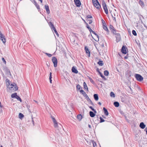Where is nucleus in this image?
<instances>
[{
	"label": "nucleus",
	"instance_id": "a878e982",
	"mask_svg": "<svg viewBox=\"0 0 147 147\" xmlns=\"http://www.w3.org/2000/svg\"><path fill=\"white\" fill-rule=\"evenodd\" d=\"M97 63L100 66H102L104 64L103 61H99Z\"/></svg>",
	"mask_w": 147,
	"mask_h": 147
},
{
	"label": "nucleus",
	"instance_id": "338daca9",
	"mask_svg": "<svg viewBox=\"0 0 147 147\" xmlns=\"http://www.w3.org/2000/svg\"><path fill=\"white\" fill-rule=\"evenodd\" d=\"M0 147H3L2 145Z\"/></svg>",
	"mask_w": 147,
	"mask_h": 147
},
{
	"label": "nucleus",
	"instance_id": "1a4fd4ad",
	"mask_svg": "<svg viewBox=\"0 0 147 147\" xmlns=\"http://www.w3.org/2000/svg\"><path fill=\"white\" fill-rule=\"evenodd\" d=\"M116 35V42H118L121 40V37L119 33H116L114 34Z\"/></svg>",
	"mask_w": 147,
	"mask_h": 147
},
{
	"label": "nucleus",
	"instance_id": "a19ab883",
	"mask_svg": "<svg viewBox=\"0 0 147 147\" xmlns=\"http://www.w3.org/2000/svg\"><path fill=\"white\" fill-rule=\"evenodd\" d=\"M89 79L90 81L93 84H95V82L94 81L90 78H89Z\"/></svg>",
	"mask_w": 147,
	"mask_h": 147
},
{
	"label": "nucleus",
	"instance_id": "f8f14e48",
	"mask_svg": "<svg viewBox=\"0 0 147 147\" xmlns=\"http://www.w3.org/2000/svg\"><path fill=\"white\" fill-rule=\"evenodd\" d=\"M103 28L104 29L107 31V34H109V31L107 27V25L106 23H105L104 24H103L102 25Z\"/></svg>",
	"mask_w": 147,
	"mask_h": 147
},
{
	"label": "nucleus",
	"instance_id": "9d476101",
	"mask_svg": "<svg viewBox=\"0 0 147 147\" xmlns=\"http://www.w3.org/2000/svg\"><path fill=\"white\" fill-rule=\"evenodd\" d=\"M109 29L111 32L113 33V34H115V33H116V31L112 25H110Z\"/></svg>",
	"mask_w": 147,
	"mask_h": 147
},
{
	"label": "nucleus",
	"instance_id": "c85d7f7f",
	"mask_svg": "<svg viewBox=\"0 0 147 147\" xmlns=\"http://www.w3.org/2000/svg\"><path fill=\"white\" fill-rule=\"evenodd\" d=\"M24 117V115L21 113H20L19 115V118L22 119Z\"/></svg>",
	"mask_w": 147,
	"mask_h": 147
},
{
	"label": "nucleus",
	"instance_id": "39448f33",
	"mask_svg": "<svg viewBox=\"0 0 147 147\" xmlns=\"http://www.w3.org/2000/svg\"><path fill=\"white\" fill-rule=\"evenodd\" d=\"M52 61L54 64V67H56L57 66V60L55 57H52Z\"/></svg>",
	"mask_w": 147,
	"mask_h": 147
},
{
	"label": "nucleus",
	"instance_id": "c9c22d12",
	"mask_svg": "<svg viewBox=\"0 0 147 147\" xmlns=\"http://www.w3.org/2000/svg\"><path fill=\"white\" fill-rule=\"evenodd\" d=\"M91 32H92V33L93 34H94L98 38V41L99 40V37L98 35L94 31L92 30V31H91Z\"/></svg>",
	"mask_w": 147,
	"mask_h": 147
},
{
	"label": "nucleus",
	"instance_id": "6ab92c4d",
	"mask_svg": "<svg viewBox=\"0 0 147 147\" xmlns=\"http://www.w3.org/2000/svg\"><path fill=\"white\" fill-rule=\"evenodd\" d=\"M95 113H94L92 111H90L89 112V115L90 116L92 117H94L95 115Z\"/></svg>",
	"mask_w": 147,
	"mask_h": 147
},
{
	"label": "nucleus",
	"instance_id": "864d4df0",
	"mask_svg": "<svg viewBox=\"0 0 147 147\" xmlns=\"http://www.w3.org/2000/svg\"><path fill=\"white\" fill-rule=\"evenodd\" d=\"M102 25H103V24H104L105 23L104 20L103 19H102Z\"/></svg>",
	"mask_w": 147,
	"mask_h": 147
},
{
	"label": "nucleus",
	"instance_id": "37998d69",
	"mask_svg": "<svg viewBox=\"0 0 147 147\" xmlns=\"http://www.w3.org/2000/svg\"><path fill=\"white\" fill-rule=\"evenodd\" d=\"M85 98L88 101H91V100L89 98V97L88 96H87L86 97H85Z\"/></svg>",
	"mask_w": 147,
	"mask_h": 147
},
{
	"label": "nucleus",
	"instance_id": "423d86ee",
	"mask_svg": "<svg viewBox=\"0 0 147 147\" xmlns=\"http://www.w3.org/2000/svg\"><path fill=\"white\" fill-rule=\"evenodd\" d=\"M11 87H9V88L10 90H12V88L14 87V88H13V90L16 91L18 90V87L16 84L15 83H13L12 84H11Z\"/></svg>",
	"mask_w": 147,
	"mask_h": 147
},
{
	"label": "nucleus",
	"instance_id": "f03ea898",
	"mask_svg": "<svg viewBox=\"0 0 147 147\" xmlns=\"http://www.w3.org/2000/svg\"><path fill=\"white\" fill-rule=\"evenodd\" d=\"M49 25L51 28L52 30V31L54 30V32L55 33V34L58 36H59V34L58 33L57 31L56 30L55 28L54 27L53 24H52V23L51 22H50L49 23Z\"/></svg>",
	"mask_w": 147,
	"mask_h": 147
},
{
	"label": "nucleus",
	"instance_id": "49530a36",
	"mask_svg": "<svg viewBox=\"0 0 147 147\" xmlns=\"http://www.w3.org/2000/svg\"><path fill=\"white\" fill-rule=\"evenodd\" d=\"M45 54L47 55L49 57H50L52 56V55L48 53H45Z\"/></svg>",
	"mask_w": 147,
	"mask_h": 147
},
{
	"label": "nucleus",
	"instance_id": "4c0bfd02",
	"mask_svg": "<svg viewBox=\"0 0 147 147\" xmlns=\"http://www.w3.org/2000/svg\"><path fill=\"white\" fill-rule=\"evenodd\" d=\"M51 119H52V120L53 121V123L57 121L56 119H55V118L53 116L51 115Z\"/></svg>",
	"mask_w": 147,
	"mask_h": 147
},
{
	"label": "nucleus",
	"instance_id": "69168bd1",
	"mask_svg": "<svg viewBox=\"0 0 147 147\" xmlns=\"http://www.w3.org/2000/svg\"><path fill=\"white\" fill-rule=\"evenodd\" d=\"M140 20H141V21H142L141 19V17H140Z\"/></svg>",
	"mask_w": 147,
	"mask_h": 147
},
{
	"label": "nucleus",
	"instance_id": "0eeeda50",
	"mask_svg": "<svg viewBox=\"0 0 147 147\" xmlns=\"http://www.w3.org/2000/svg\"><path fill=\"white\" fill-rule=\"evenodd\" d=\"M3 70L7 75L11 76V74L9 69L6 67H4L3 68Z\"/></svg>",
	"mask_w": 147,
	"mask_h": 147
},
{
	"label": "nucleus",
	"instance_id": "f257e3e1",
	"mask_svg": "<svg viewBox=\"0 0 147 147\" xmlns=\"http://www.w3.org/2000/svg\"><path fill=\"white\" fill-rule=\"evenodd\" d=\"M94 6L98 9H99L101 7L100 5L98 0H92Z\"/></svg>",
	"mask_w": 147,
	"mask_h": 147
},
{
	"label": "nucleus",
	"instance_id": "774afa93",
	"mask_svg": "<svg viewBox=\"0 0 147 147\" xmlns=\"http://www.w3.org/2000/svg\"><path fill=\"white\" fill-rule=\"evenodd\" d=\"M146 134H147V130L146 131Z\"/></svg>",
	"mask_w": 147,
	"mask_h": 147
},
{
	"label": "nucleus",
	"instance_id": "e433bc0d",
	"mask_svg": "<svg viewBox=\"0 0 147 147\" xmlns=\"http://www.w3.org/2000/svg\"><path fill=\"white\" fill-rule=\"evenodd\" d=\"M110 96H111L113 97H115V95L114 93L113 92H111L110 93Z\"/></svg>",
	"mask_w": 147,
	"mask_h": 147
},
{
	"label": "nucleus",
	"instance_id": "412c9836",
	"mask_svg": "<svg viewBox=\"0 0 147 147\" xmlns=\"http://www.w3.org/2000/svg\"><path fill=\"white\" fill-rule=\"evenodd\" d=\"M93 96L94 99L95 100L97 101L98 100V96L97 94H94Z\"/></svg>",
	"mask_w": 147,
	"mask_h": 147
},
{
	"label": "nucleus",
	"instance_id": "4468645a",
	"mask_svg": "<svg viewBox=\"0 0 147 147\" xmlns=\"http://www.w3.org/2000/svg\"><path fill=\"white\" fill-rule=\"evenodd\" d=\"M121 52L124 54H126L127 53V51L125 47L123 45L121 48Z\"/></svg>",
	"mask_w": 147,
	"mask_h": 147
},
{
	"label": "nucleus",
	"instance_id": "603ef678",
	"mask_svg": "<svg viewBox=\"0 0 147 147\" xmlns=\"http://www.w3.org/2000/svg\"><path fill=\"white\" fill-rule=\"evenodd\" d=\"M128 54H127L126 55V56H125L124 57V59H127L128 58Z\"/></svg>",
	"mask_w": 147,
	"mask_h": 147
},
{
	"label": "nucleus",
	"instance_id": "13d9d810",
	"mask_svg": "<svg viewBox=\"0 0 147 147\" xmlns=\"http://www.w3.org/2000/svg\"><path fill=\"white\" fill-rule=\"evenodd\" d=\"M90 103L92 104V105H94V104L92 102V101L91 100V101H90Z\"/></svg>",
	"mask_w": 147,
	"mask_h": 147
},
{
	"label": "nucleus",
	"instance_id": "58836bf2",
	"mask_svg": "<svg viewBox=\"0 0 147 147\" xmlns=\"http://www.w3.org/2000/svg\"><path fill=\"white\" fill-rule=\"evenodd\" d=\"M16 98L18 100H19L21 102H22V100L20 97L18 96H17Z\"/></svg>",
	"mask_w": 147,
	"mask_h": 147
},
{
	"label": "nucleus",
	"instance_id": "393cba45",
	"mask_svg": "<svg viewBox=\"0 0 147 147\" xmlns=\"http://www.w3.org/2000/svg\"><path fill=\"white\" fill-rule=\"evenodd\" d=\"M113 104L116 107H118L119 106V103L117 101L114 102Z\"/></svg>",
	"mask_w": 147,
	"mask_h": 147
},
{
	"label": "nucleus",
	"instance_id": "79ce46f5",
	"mask_svg": "<svg viewBox=\"0 0 147 147\" xmlns=\"http://www.w3.org/2000/svg\"><path fill=\"white\" fill-rule=\"evenodd\" d=\"M100 123H102L105 121V120L101 117H100Z\"/></svg>",
	"mask_w": 147,
	"mask_h": 147
},
{
	"label": "nucleus",
	"instance_id": "5701e85b",
	"mask_svg": "<svg viewBox=\"0 0 147 147\" xmlns=\"http://www.w3.org/2000/svg\"><path fill=\"white\" fill-rule=\"evenodd\" d=\"M91 144L93 145L94 147H97L96 143L94 141H92L91 143H90V145H91Z\"/></svg>",
	"mask_w": 147,
	"mask_h": 147
},
{
	"label": "nucleus",
	"instance_id": "de8ad7c7",
	"mask_svg": "<svg viewBox=\"0 0 147 147\" xmlns=\"http://www.w3.org/2000/svg\"><path fill=\"white\" fill-rule=\"evenodd\" d=\"M86 18H92V16L91 15H88L86 16Z\"/></svg>",
	"mask_w": 147,
	"mask_h": 147
},
{
	"label": "nucleus",
	"instance_id": "8fccbe9b",
	"mask_svg": "<svg viewBox=\"0 0 147 147\" xmlns=\"http://www.w3.org/2000/svg\"><path fill=\"white\" fill-rule=\"evenodd\" d=\"M88 22L89 24H91L92 22V20H88Z\"/></svg>",
	"mask_w": 147,
	"mask_h": 147
},
{
	"label": "nucleus",
	"instance_id": "a211bd4d",
	"mask_svg": "<svg viewBox=\"0 0 147 147\" xmlns=\"http://www.w3.org/2000/svg\"><path fill=\"white\" fill-rule=\"evenodd\" d=\"M103 110L104 111L105 115L106 116H108L109 115V113L107 109L105 107H104L103 108Z\"/></svg>",
	"mask_w": 147,
	"mask_h": 147
},
{
	"label": "nucleus",
	"instance_id": "ddd939ff",
	"mask_svg": "<svg viewBox=\"0 0 147 147\" xmlns=\"http://www.w3.org/2000/svg\"><path fill=\"white\" fill-rule=\"evenodd\" d=\"M84 49L87 55L88 56L90 57V53L89 50V49L86 46L85 47Z\"/></svg>",
	"mask_w": 147,
	"mask_h": 147
},
{
	"label": "nucleus",
	"instance_id": "6e6552de",
	"mask_svg": "<svg viewBox=\"0 0 147 147\" xmlns=\"http://www.w3.org/2000/svg\"><path fill=\"white\" fill-rule=\"evenodd\" d=\"M0 39L1 40L3 43H5L6 42L5 36L1 32H0Z\"/></svg>",
	"mask_w": 147,
	"mask_h": 147
},
{
	"label": "nucleus",
	"instance_id": "ea45409f",
	"mask_svg": "<svg viewBox=\"0 0 147 147\" xmlns=\"http://www.w3.org/2000/svg\"><path fill=\"white\" fill-rule=\"evenodd\" d=\"M132 34L135 36H136L137 35L136 31L134 30H133L132 31Z\"/></svg>",
	"mask_w": 147,
	"mask_h": 147
},
{
	"label": "nucleus",
	"instance_id": "4d7b16f0",
	"mask_svg": "<svg viewBox=\"0 0 147 147\" xmlns=\"http://www.w3.org/2000/svg\"><path fill=\"white\" fill-rule=\"evenodd\" d=\"M32 123L33 124H34V120H33V118H32Z\"/></svg>",
	"mask_w": 147,
	"mask_h": 147
},
{
	"label": "nucleus",
	"instance_id": "7ed1b4c3",
	"mask_svg": "<svg viewBox=\"0 0 147 147\" xmlns=\"http://www.w3.org/2000/svg\"><path fill=\"white\" fill-rule=\"evenodd\" d=\"M102 5L105 13L106 14H108V9L107 6V5L104 1H102Z\"/></svg>",
	"mask_w": 147,
	"mask_h": 147
},
{
	"label": "nucleus",
	"instance_id": "3c124183",
	"mask_svg": "<svg viewBox=\"0 0 147 147\" xmlns=\"http://www.w3.org/2000/svg\"><path fill=\"white\" fill-rule=\"evenodd\" d=\"M33 3L34 4V5H35V6L37 4H38L36 2V1H35L34 0V1H33Z\"/></svg>",
	"mask_w": 147,
	"mask_h": 147
},
{
	"label": "nucleus",
	"instance_id": "c756f323",
	"mask_svg": "<svg viewBox=\"0 0 147 147\" xmlns=\"http://www.w3.org/2000/svg\"><path fill=\"white\" fill-rule=\"evenodd\" d=\"M86 27L88 29L90 32H91V31H92V30L91 29V28L90 27V26L88 25V24L87 23H86Z\"/></svg>",
	"mask_w": 147,
	"mask_h": 147
},
{
	"label": "nucleus",
	"instance_id": "4be33fe9",
	"mask_svg": "<svg viewBox=\"0 0 147 147\" xmlns=\"http://www.w3.org/2000/svg\"><path fill=\"white\" fill-rule=\"evenodd\" d=\"M139 4L142 7H144V2L141 0H140L139 1Z\"/></svg>",
	"mask_w": 147,
	"mask_h": 147
},
{
	"label": "nucleus",
	"instance_id": "680f3d73",
	"mask_svg": "<svg viewBox=\"0 0 147 147\" xmlns=\"http://www.w3.org/2000/svg\"><path fill=\"white\" fill-rule=\"evenodd\" d=\"M113 20H114L115 21H116V18H115V17H114V18L113 19Z\"/></svg>",
	"mask_w": 147,
	"mask_h": 147
},
{
	"label": "nucleus",
	"instance_id": "0e129e2a",
	"mask_svg": "<svg viewBox=\"0 0 147 147\" xmlns=\"http://www.w3.org/2000/svg\"><path fill=\"white\" fill-rule=\"evenodd\" d=\"M140 16H141V17H142V18L143 19H144V17H143V16H142V15H140Z\"/></svg>",
	"mask_w": 147,
	"mask_h": 147
},
{
	"label": "nucleus",
	"instance_id": "2eb2a0df",
	"mask_svg": "<svg viewBox=\"0 0 147 147\" xmlns=\"http://www.w3.org/2000/svg\"><path fill=\"white\" fill-rule=\"evenodd\" d=\"M45 7L47 13L48 14H49L50 13V11L49 9V6L47 5H45Z\"/></svg>",
	"mask_w": 147,
	"mask_h": 147
},
{
	"label": "nucleus",
	"instance_id": "9b49d317",
	"mask_svg": "<svg viewBox=\"0 0 147 147\" xmlns=\"http://www.w3.org/2000/svg\"><path fill=\"white\" fill-rule=\"evenodd\" d=\"M75 3L77 7H80L81 5V3L80 0H74Z\"/></svg>",
	"mask_w": 147,
	"mask_h": 147
},
{
	"label": "nucleus",
	"instance_id": "6e6d98bb",
	"mask_svg": "<svg viewBox=\"0 0 147 147\" xmlns=\"http://www.w3.org/2000/svg\"><path fill=\"white\" fill-rule=\"evenodd\" d=\"M88 127L89 128H91V125L89 124L88 125Z\"/></svg>",
	"mask_w": 147,
	"mask_h": 147
},
{
	"label": "nucleus",
	"instance_id": "bf43d9fd",
	"mask_svg": "<svg viewBox=\"0 0 147 147\" xmlns=\"http://www.w3.org/2000/svg\"><path fill=\"white\" fill-rule=\"evenodd\" d=\"M98 104L101 105V103L100 102H98Z\"/></svg>",
	"mask_w": 147,
	"mask_h": 147
},
{
	"label": "nucleus",
	"instance_id": "20e7f679",
	"mask_svg": "<svg viewBox=\"0 0 147 147\" xmlns=\"http://www.w3.org/2000/svg\"><path fill=\"white\" fill-rule=\"evenodd\" d=\"M135 77L136 80L139 82H141L143 80V78L142 76L139 74H136L135 75Z\"/></svg>",
	"mask_w": 147,
	"mask_h": 147
},
{
	"label": "nucleus",
	"instance_id": "f704fd0d",
	"mask_svg": "<svg viewBox=\"0 0 147 147\" xmlns=\"http://www.w3.org/2000/svg\"><path fill=\"white\" fill-rule=\"evenodd\" d=\"M76 87L77 90H80L81 88V86L79 84H78L77 85Z\"/></svg>",
	"mask_w": 147,
	"mask_h": 147
},
{
	"label": "nucleus",
	"instance_id": "c03bdc74",
	"mask_svg": "<svg viewBox=\"0 0 147 147\" xmlns=\"http://www.w3.org/2000/svg\"><path fill=\"white\" fill-rule=\"evenodd\" d=\"M2 60L5 64H6V62L3 57L2 58Z\"/></svg>",
	"mask_w": 147,
	"mask_h": 147
},
{
	"label": "nucleus",
	"instance_id": "72a5a7b5",
	"mask_svg": "<svg viewBox=\"0 0 147 147\" xmlns=\"http://www.w3.org/2000/svg\"><path fill=\"white\" fill-rule=\"evenodd\" d=\"M99 74L100 76L102 78L105 79V80L106 79L105 77L103 75V74L101 73L100 72H99Z\"/></svg>",
	"mask_w": 147,
	"mask_h": 147
},
{
	"label": "nucleus",
	"instance_id": "f3484780",
	"mask_svg": "<svg viewBox=\"0 0 147 147\" xmlns=\"http://www.w3.org/2000/svg\"><path fill=\"white\" fill-rule=\"evenodd\" d=\"M80 93L83 95L85 98L88 95L86 94V92L83 90H80Z\"/></svg>",
	"mask_w": 147,
	"mask_h": 147
},
{
	"label": "nucleus",
	"instance_id": "473e14b6",
	"mask_svg": "<svg viewBox=\"0 0 147 147\" xmlns=\"http://www.w3.org/2000/svg\"><path fill=\"white\" fill-rule=\"evenodd\" d=\"M89 107L90 109L92 110V111H94V113H96V110L94 109L92 107L89 106Z\"/></svg>",
	"mask_w": 147,
	"mask_h": 147
},
{
	"label": "nucleus",
	"instance_id": "a18cd8bd",
	"mask_svg": "<svg viewBox=\"0 0 147 147\" xmlns=\"http://www.w3.org/2000/svg\"><path fill=\"white\" fill-rule=\"evenodd\" d=\"M37 9L38 10H39H39L40 9V7L39 5L38 4H37L35 5Z\"/></svg>",
	"mask_w": 147,
	"mask_h": 147
},
{
	"label": "nucleus",
	"instance_id": "052dcab7",
	"mask_svg": "<svg viewBox=\"0 0 147 147\" xmlns=\"http://www.w3.org/2000/svg\"><path fill=\"white\" fill-rule=\"evenodd\" d=\"M50 80V83H52V79H50V80Z\"/></svg>",
	"mask_w": 147,
	"mask_h": 147
},
{
	"label": "nucleus",
	"instance_id": "aec40b11",
	"mask_svg": "<svg viewBox=\"0 0 147 147\" xmlns=\"http://www.w3.org/2000/svg\"><path fill=\"white\" fill-rule=\"evenodd\" d=\"M145 125L143 122L141 123L140 124V127L142 129H144L145 127Z\"/></svg>",
	"mask_w": 147,
	"mask_h": 147
},
{
	"label": "nucleus",
	"instance_id": "dca6fc26",
	"mask_svg": "<svg viewBox=\"0 0 147 147\" xmlns=\"http://www.w3.org/2000/svg\"><path fill=\"white\" fill-rule=\"evenodd\" d=\"M72 71L76 74L78 73V71L74 67H73L71 69Z\"/></svg>",
	"mask_w": 147,
	"mask_h": 147
},
{
	"label": "nucleus",
	"instance_id": "bb28decb",
	"mask_svg": "<svg viewBox=\"0 0 147 147\" xmlns=\"http://www.w3.org/2000/svg\"><path fill=\"white\" fill-rule=\"evenodd\" d=\"M17 93H14L12 94L11 95V97L12 98H16L17 96Z\"/></svg>",
	"mask_w": 147,
	"mask_h": 147
},
{
	"label": "nucleus",
	"instance_id": "7c9ffc66",
	"mask_svg": "<svg viewBox=\"0 0 147 147\" xmlns=\"http://www.w3.org/2000/svg\"><path fill=\"white\" fill-rule=\"evenodd\" d=\"M77 118L79 120H81L82 119V115L81 114H79L77 115Z\"/></svg>",
	"mask_w": 147,
	"mask_h": 147
},
{
	"label": "nucleus",
	"instance_id": "5fc2aeb1",
	"mask_svg": "<svg viewBox=\"0 0 147 147\" xmlns=\"http://www.w3.org/2000/svg\"><path fill=\"white\" fill-rule=\"evenodd\" d=\"M96 71H97L99 73V72H100L99 71V69L98 68H97L96 69Z\"/></svg>",
	"mask_w": 147,
	"mask_h": 147
},
{
	"label": "nucleus",
	"instance_id": "cd10ccee",
	"mask_svg": "<svg viewBox=\"0 0 147 147\" xmlns=\"http://www.w3.org/2000/svg\"><path fill=\"white\" fill-rule=\"evenodd\" d=\"M54 126L55 128H57L59 127L58 125V123L57 121L55 122H54Z\"/></svg>",
	"mask_w": 147,
	"mask_h": 147
},
{
	"label": "nucleus",
	"instance_id": "e2e57ef3",
	"mask_svg": "<svg viewBox=\"0 0 147 147\" xmlns=\"http://www.w3.org/2000/svg\"><path fill=\"white\" fill-rule=\"evenodd\" d=\"M102 117H103V118H104L105 119L106 118V117H105L104 116H102Z\"/></svg>",
	"mask_w": 147,
	"mask_h": 147
},
{
	"label": "nucleus",
	"instance_id": "2f4dec72",
	"mask_svg": "<svg viewBox=\"0 0 147 147\" xmlns=\"http://www.w3.org/2000/svg\"><path fill=\"white\" fill-rule=\"evenodd\" d=\"M109 74V72L107 70H105L104 71V74L106 76H108Z\"/></svg>",
	"mask_w": 147,
	"mask_h": 147
},
{
	"label": "nucleus",
	"instance_id": "b1692460",
	"mask_svg": "<svg viewBox=\"0 0 147 147\" xmlns=\"http://www.w3.org/2000/svg\"><path fill=\"white\" fill-rule=\"evenodd\" d=\"M84 88L85 90H86L87 91H88L86 83L85 82H84Z\"/></svg>",
	"mask_w": 147,
	"mask_h": 147
},
{
	"label": "nucleus",
	"instance_id": "09e8293b",
	"mask_svg": "<svg viewBox=\"0 0 147 147\" xmlns=\"http://www.w3.org/2000/svg\"><path fill=\"white\" fill-rule=\"evenodd\" d=\"M52 78V73L50 72V76H49V80L51 79Z\"/></svg>",
	"mask_w": 147,
	"mask_h": 147
}]
</instances>
